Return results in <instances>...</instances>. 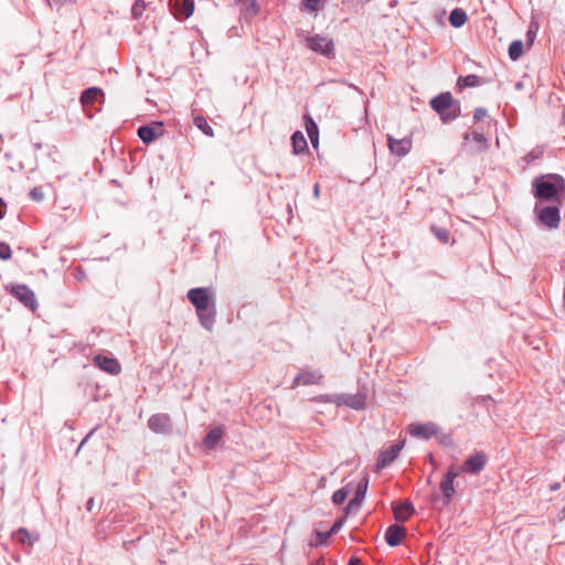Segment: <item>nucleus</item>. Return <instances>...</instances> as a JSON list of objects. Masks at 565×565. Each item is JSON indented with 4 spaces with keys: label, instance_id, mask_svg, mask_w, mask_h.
<instances>
[{
    "label": "nucleus",
    "instance_id": "obj_22",
    "mask_svg": "<svg viewBox=\"0 0 565 565\" xmlns=\"http://www.w3.org/2000/svg\"><path fill=\"white\" fill-rule=\"evenodd\" d=\"M102 96H103L102 89H99L97 87H92L82 93L81 102L84 106L93 105Z\"/></svg>",
    "mask_w": 565,
    "mask_h": 565
},
{
    "label": "nucleus",
    "instance_id": "obj_13",
    "mask_svg": "<svg viewBox=\"0 0 565 565\" xmlns=\"http://www.w3.org/2000/svg\"><path fill=\"white\" fill-rule=\"evenodd\" d=\"M11 294L17 297L24 306L30 307L32 309L35 308V296L34 292L24 285H18L12 287Z\"/></svg>",
    "mask_w": 565,
    "mask_h": 565
},
{
    "label": "nucleus",
    "instance_id": "obj_47",
    "mask_svg": "<svg viewBox=\"0 0 565 565\" xmlns=\"http://www.w3.org/2000/svg\"><path fill=\"white\" fill-rule=\"evenodd\" d=\"M319 193H320L319 184L316 183L315 186H313V194H315L316 198H319Z\"/></svg>",
    "mask_w": 565,
    "mask_h": 565
},
{
    "label": "nucleus",
    "instance_id": "obj_48",
    "mask_svg": "<svg viewBox=\"0 0 565 565\" xmlns=\"http://www.w3.org/2000/svg\"><path fill=\"white\" fill-rule=\"evenodd\" d=\"M4 202L0 199V220L3 217L2 209L4 207Z\"/></svg>",
    "mask_w": 565,
    "mask_h": 565
},
{
    "label": "nucleus",
    "instance_id": "obj_19",
    "mask_svg": "<svg viewBox=\"0 0 565 565\" xmlns=\"http://www.w3.org/2000/svg\"><path fill=\"white\" fill-rule=\"evenodd\" d=\"M406 535V529L398 524H393L385 532V541L390 546H397Z\"/></svg>",
    "mask_w": 565,
    "mask_h": 565
},
{
    "label": "nucleus",
    "instance_id": "obj_38",
    "mask_svg": "<svg viewBox=\"0 0 565 565\" xmlns=\"http://www.w3.org/2000/svg\"><path fill=\"white\" fill-rule=\"evenodd\" d=\"M0 258L8 260L11 258V248L7 243H0Z\"/></svg>",
    "mask_w": 565,
    "mask_h": 565
},
{
    "label": "nucleus",
    "instance_id": "obj_4",
    "mask_svg": "<svg viewBox=\"0 0 565 565\" xmlns=\"http://www.w3.org/2000/svg\"><path fill=\"white\" fill-rule=\"evenodd\" d=\"M307 46L313 52L321 54L326 57L334 56L333 41L327 36L315 34L306 39Z\"/></svg>",
    "mask_w": 565,
    "mask_h": 565
},
{
    "label": "nucleus",
    "instance_id": "obj_18",
    "mask_svg": "<svg viewBox=\"0 0 565 565\" xmlns=\"http://www.w3.org/2000/svg\"><path fill=\"white\" fill-rule=\"evenodd\" d=\"M178 19H188L194 11L193 0H170Z\"/></svg>",
    "mask_w": 565,
    "mask_h": 565
},
{
    "label": "nucleus",
    "instance_id": "obj_11",
    "mask_svg": "<svg viewBox=\"0 0 565 565\" xmlns=\"http://www.w3.org/2000/svg\"><path fill=\"white\" fill-rule=\"evenodd\" d=\"M486 463V455L477 452L476 455L470 456L468 459H466L461 467V470L467 473L477 475L484 468Z\"/></svg>",
    "mask_w": 565,
    "mask_h": 565
},
{
    "label": "nucleus",
    "instance_id": "obj_31",
    "mask_svg": "<svg viewBox=\"0 0 565 565\" xmlns=\"http://www.w3.org/2000/svg\"><path fill=\"white\" fill-rule=\"evenodd\" d=\"M194 125L206 136L213 137L214 131L213 128L207 124L206 119L203 116H196L194 118Z\"/></svg>",
    "mask_w": 565,
    "mask_h": 565
},
{
    "label": "nucleus",
    "instance_id": "obj_28",
    "mask_svg": "<svg viewBox=\"0 0 565 565\" xmlns=\"http://www.w3.org/2000/svg\"><path fill=\"white\" fill-rule=\"evenodd\" d=\"M13 539L26 545H32L36 541V537L32 536L29 531L23 527L13 533Z\"/></svg>",
    "mask_w": 565,
    "mask_h": 565
},
{
    "label": "nucleus",
    "instance_id": "obj_15",
    "mask_svg": "<svg viewBox=\"0 0 565 565\" xmlns=\"http://www.w3.org/2000/svg\"><path fill=\"white\" fill-rule=\"evenodd\" d=\"M323 375L319 371H310L306 370L302 371L300 374H298L294 383L291 385L292 388L299 386V385H311V384H319L322 380Z\"/></svg>",
    "mask_w": 565,
    "mask_h": 565
},
{
    "label": "nucleus",
    "instance_id": "obj_49",
    "mask_svg": "<svg viewBox=\"0 0 565 565\" xmlns=\"http://www.w3.org/2000/svg\"><path fill=\"white\" fill-rule=\"evenodd\" d=\"M93 505H94V499H89L87 501V510L90 511L93 509Z\"/></svg>",
    "mask_w": 565,
    "mask_h": 565
},
{
    "label": "nucleus",
    "instance_id": "obj_14",
    "mask_svg": "<svg viewBox=\"0 0 565 565\" xmlns=\"http://www.w3.org/2000/svg\"><path fill=\"white\" fill-rule=\"evenodd\" d=\"M94 364L100 370L111 374L117 375L120 372V364L116 359L108 358L105 355H96L94 358Z\"/></svg>",
    "mask_w": 565,
    "mask_h": 565
},
{
    "label": "nucleus",
    "instance_id": "obj_40",
    "mask_svg": "<svg viewBox=\"0 0 565 565\" xmlns=\"http://www.w3.org/2000/svg\"><path fill=\"white\" fill-rule=\"evenodd\" d=\"M30 195L34 201H41L44 196L42 190L39 188H33L30 191Z\"/></svg>",
    "mask_w": 565,
    "mask_h": 565
},
{
    "label": "nucleus",
    "instance_id": "obj_33",
    "mask_svg": "<svg viewBox=\"0 0 565 565\" xmlns=\"http://www.w3.org/2000/svg\"><path fill=\"white\" fill-rule=\"evenodd\" d=\"M478 82H479L478 76L468 75L465 77H459L458 85L460 87H473V86L478 85Z\"/></svg>",
    "mask_w": 565,
    "mask_h": 565
},
{
    "label": "nucleus",
    "instance_id": "obj_44",
    "mask_svg": "<svg viewBox=\"0 0 565 565\" xmlns=\"http://www.w3.org/2000/svg\"><path fill=\"white\" fill-rule=\"evenodd\" d=\"M526 35H527L530 42L532 43L533 42V38L535 36V31L532 30V25L530 26Z\"/></svg>",
    "mask_w": 565,
    "mask_h": 565
},
{
    "label": "nucleus",
    "instance_id": "obj_39",
    "mask_svg": "<svg viewBox=\"0 0 565 565\" xmlns=\"http://www.w3.org/2000/svg\"><path fill=\"white\" fill-rule=\"evenodd\" d=\"M458 476H459V470L456 466L452 465L448 468V471L444 477L455 480Z\"/></svg>",
    "mask_w": 565,
    "mask_h": 565
},
{
    "label": "nucleus",
    "instance_id": "obj_7",
    "mask_svg": "<svg viewBox=\"0 0 565 565\" xmlns=\"http://www.w3.org/2000/svg\"><path fill=\"white\" fill-rule=\"evenodd\" d=\"M148 427L157 434H168L172 429L171 418L168 414H154L148 420Z\"/></svg>",
    "mask_w": 565,
    "mask_h": 565
},
{
    "label": "nucleus",
    "instance_id": "obj_20",
    "mask_svg": "<svg viewBox=\"0 0 565 565\" xmlns=\"http://www.w3.org/2000/svg\"><path fill=\"white\" fill-rule=\"evenodd\" d=\"M454 481L452 479H448L446 477H443L441 481H440V484H439V488H440V491L444 495V502L446 504H448L452 497L455 495V486H454Z\"/></svg>",
    "mask_w": 565,
    "mask_h": 565
},
{
    "label": "nucleus",
    "instance_id": "obj_36",
    "mask_svg": "<svg viewBox=\"0 0 565 565\" xmlns=\"http://www.w3.org/2000/svg\"><path fill=\"white\" fill-rule=\"evenodd\" d=\"M348 497V493L344 489L337 490L332 495V501L334 504H342Z\"/></svg>",
    "mask_w": 565,
    "mask_h": 565
},
{
    "label": "nucleus",
    "instance_id": "obj_3",
    "mask_svg": "<svg viewBox=\"0 0 565 565\" xmlns=\"http://www.w3.org/2000/svg\"><path fill=\"white\" fill-rule=\"evenodd\" d=\"M188 298L195 307L196 312H203V310L211 309L212 306L214 307L213 292L209 288L190 289Z\"/></svg>",
    "mask_w": 565,
    "mask_h": 565
},
{
    "label": "nucleus",
    "instance_id": "obj_1",
    "mask_svg": "<svg viewBox=\"0 0 565 565\" xmlns=\"http://www.w3.org/2000/svg\"><path fill=\"white\" fill-rule=\"evenodd\" d=\"M534 195L542 200H551L557 193L565 192V180L558 174H547L533 181Z\"/></svg>",
    "mask_w": 565,
    "mask_h": 565
},
{
    "label": "nucleus",
    "instance_id": "obj_50",
    "mask_svg": "<svg viewBox=\"0 0 565 565\" xmlns=\"http://www.w3.org/2000/svg\"><path fill=\"white\" fill-rule=\"evenodd\" d=\"M350 86H351L352 88H354L356 92L362 93V92L359 89V87H356V86H354V85H350Z\"/></svg>",
    "mask_w": 565,
    "mask_h": 565
},
{
    "label": "nucleus",
    "instance_id": "obj_30",
    "mask_svg": "<svg viewBox=\"0 0 565 565\" xmlns=\"http://www.w3.org/2000/svg\"><path fill=\"white\" fill-rule=\"evenodd\" d=\"M523 54V42L520 40L513 41L509 46V56L512 61L519 60Z\"/></svg>",
    "mask_w": 565,
    "mask_h": 565
},
{
    "label": "nucleus",
    "instance_id": "obj_17",
    "mask_svg": "<svg viewBox=\"0 0 565 565\" xmlns=\"http://www.w3.org/2000/svg\"><path fill=\"white\" fill-rule=\"evenodd\" d=\"M367 486H369L367 478H364L363 480H361L359 482V484L356 487V490H355V497L350 500V502L348 503V507H347V511L349 513L355 512V511L359 510V508L361 507L362 501L365 498V494H366V491H367Z\"/></svg>",
    "mask_w": 565,
    "mask_h": 565
},
{
    "label": "nucleus",
    "instance_id": "obj_6",
    "mask_svg": "<svg viewBox=\"0 0 565 565\" xmlns=\"http://www.w3.org/2000/svg\"><path fill=\"white\" fill-rule=\"evenodd\" d=\"M463 147L469 152H482L489 148V141L482 132H466L463 136Z\"/></svg>",
    "mask_w": 565,
    "mask_h": 565
},
{
    "label": "nucleus",
    "instance_id": "obj_45",
    "mask_svg": "<svg viewBox=\"0 0 565 565\" xmlns=\"http://www.w3.org/2000/svg\"><path fill=\"white\" fill-rule=\"evenodd\" d=\"M348 565H361V562L359 558L356 557H352L350 561H349V564Z\"/></svg>",
    "mask_w": 565,
    "mask_h": 565
},
{
    "label": "nucleus",
    "instance_id": "obj_8",
    "mask_svg": "<svg viewBox=\"0 0 565 565\" xmlns=\"http://www.w3.org/2000/svg\"><path fill=\"white\" fill-rule=\"evenodd\" d=\"M439 431V428L434 423H425V424H411L408 426V433L413 437L429 439L435 436Z\"/></svg>",
    "mask_w": 565,
    "mask_h": 565
},
{
    "label": "nucleus",
    "instance_id": "obj_21",
    "mask_svg": "<svg viewBox=\"0 0 565 565\" xmlns=\"http://www.w3.org/2000/svg\"><path fill=\"white\" fill-rule=\"evenodd\" d=\"M394 516L397 521H406L413 513V507L408 502L399 503L393 508Z\"/></svg>",
    "mask_w": 565,
    "mask_h": 565
},
{
    "label": "nucleus",
    "instance_id": "obj_12",
    "mask_svg": "<svg viewBox=\"0 0 565 565\" xmlns=\"http://www.w3.org/2000/svg\"><path fill=\"white\" fill-rule=\"evenodd\" d=\"M163 131L161 122H152L151 125L141 126L138 128V137L145 142L150 143L157 137L161 136Z\"/></svg>",
    "mask_w": 565,
    "mask_h": 565
},
{
    "label": "nucleus",
    "instance_id": "obj_46",
    "mask_svg": "<svg viewBox=\"0 0 565 565\" xmlns=\"http://www.w3.org/2000/svg\"><path fill=\"white\" fill-rule=\"evenodd\" d=\"M559 488H561V483H559V482H555V483H552V484L550 486V490H551V491H556V490H558Z\"/></svg>",
    "mask_w": 565,
    "mask_h": 565
},
{
    "label": "nucleus",
    "instance_id": "obj_23",
    "mask_svg": "<svg viewBox=\"0 0 565 565\" xmlns=\"http://www.w3.org/2000/svg\"><path fill=\"white\" fill-rule=\"evenodd\" d=\"M223 436V430L221 427L212 428L204 438V446L209 449H212L216 446V444L221 440Z\"/></svg>",
    "mask_w": 565,
    "mask_h": 565
},
{
    "label": "nucleus",
    "instance_id": "obj_16",
    "mask_svg": "<svg viewBox=\"0 0 565 565\" xmlns=\"http://www.w3.org/2000/svg\"><path fill=\"white\" fill-rule=\"evenodd\" d=\"M402 447L403 444H395L383 450L377 459L376 468L380 470L393 462L397 458Z\"/></svg>",
    "mask_w": 565,
    "mask_h": 565
},
{
    "label": "nucleus",
    "instance_id": "obj_29",
    "mask_svg": "<svg viewBox=\"0 0 565 565\" xmlns=\"http://www.w3.org/2000/svg\"><path fill=\"white\" fill-rule=\"evenodd\" d=\"M245 17H253L258 12L257 0H238Z\"/></svg>",
    "mask_w": 565,
    "mask_h": 565
},
{
    "label": "nucleus",
    "instance_id": "obj_27",
    "mask_svg": "<svg viewBox=\"0 0 565 565\" xmlns=\"http://www.w3.org/2000/svg\"><path fill=\"white\" fill-rule=\"evenodd\" d=\"M198 316L201 321V324L206 330H209V331L212 330L213 324H214V316H215V310H214L213 306L211 307V309L203 310V312H198Z\"/></svg>",
    "mask_w": 565,
    "mask_h": 565
},
{
    "label": "nucleus",
    "instance_id": "obj_32",
    "mask_svg": "<svg viewBox=\"0 0 565 565\" xmlns=\"http://www.w3.org/2000/svg\"><path fill=\"white\" fill-rule=\"evenodd\" d=\"M327 0H302V6L308 12H317L323 8Z\"/></svg>",
    "mask_w": 565,
    "mask_h": 565
},
{
    "label": "nucleus",
    "instance_id": "obj_5",
    "mask_svg": "<svg viewBox=\"0 0 565 565\" xmlns=\"http://www.w3.org/2000/svg\"><path fill=\"white\" fill-rule=\"evenodd\" d=\"M324 402L334 403L337 405H347L353 409H362L365 406V397L361 394H337L328 395L321 398Z\"/></svg>",
    "mask_w": 565,
    "mask_h": 565
},
{
    "label": "nucleus",
    "instance_id": "obj_35",
    "mask_svg": "<svg viewBox=\"0 0 565 565\" xmlns=\"http://www.w3.org/2000/svg\"><path fill=\"white\" fill-rule=\"evenodd\" d=\"M330 535H331V532H329V531H327V532L316 531L317 540L315 542H312L311 545L317 546L320 544H324L328 541V539L330 537Z\"/></svg>",
    "mask_w": 565,
    "mask_h": 565
},
{
    "label": "nucleus",
    "instance_id": "obj_2",
    "mask_svg": "<svg viewBox=\"0 0 565 565\" xmlns=\"http://www.w3.org/2000/svg\"><path fill=\"white\" fill-rule=\"evenodd\" d=\"M430 106L440 116L443 122L456 119L460 113V106L450 93L439 94L430 100Z\"/></svg>",
    "mask_w": 565,
    "mask_h": 565
},
{
    "label": "nucleus",
    "instance_id": "obj_41",
    "mask_svg": "<svg viewBox=\"0 0 565 565\" xmlns=\"http://www.w3.org/2000/svg\"><path fill=\"white\" fill-rule=\"evenodd\" d=\"M487 116V110L484 108H477L473 113L475 120H482Z\"/></svg>",
    "mask_w": 565,
    "mask_h": 565
},
{
    "label": "nucleus",
    "instance_id": "obj_34",
    "mask_svg": "<svg viewBox=\"0 0 565 565\" xmlns=\"http://www.w3.org/2000/svg\"><path fill=\"white\" fill-rule=\"evenodd\" d=\"M146 4L143 0H136L132 8H131V14L135 19H138L142 15L145 11Z\"/></svg>",
    "mask_w": 565,
    "mask_h": 565
},
{
    "label": "nucleus",
    "instance_id": "obj_42",
    "mask_svg": "<svg viewBox=\"0 0 565 565\" xmlns=\"http://www.w3.org/2000/svg\"><path fill=\"white\" fill-rule=\"evenodd\" d=\"M489 401H492L490 395L487 396H479L477 397L476 402L481 404H487Z\"/></svg>",
    "mask_w": 565,
    "mask_h": 565
},
{
    "label": "nucleus",
    "instance_id": "obj_10",
    "mask_svg": "<svg viewBox=\"0 0 565 565\" xmlns=\"http://www.w3.org/2000/svg\"><path fill=\"white\" fill-rule=\"evenodd\" d=\"M387 145L391 153L398 157H404L412 149V139L407 137L395 139L391 135H387Z\"/></svg>",
    "mask_w": 565,
    "mask_h": 565
},
{
    "label": "nucleus",
    "instance_id": "obj_24",
    "mask_svg": "<svg viewBox=\"0 0 565 565\" xmlns=\"http://www.w3.org/2000/svg\"><path fill=\"white\" fill-rule=\"evenodd\" d=\"M306 130H307L308 137H309L312 146L316 148L318 146V141H319V130H318V126L316 125L313 119L310 117H306Z\"/></svg>",
    "mask_w": 565,
    "mask_h": 565
},
{
    "label": "nucleus",
    "instance_id": "obj_51",
    "mask_svg": "<svg viewBox=\"0 0 565 565\" xmlns=\"http://www.w3.org/2000/svg\"><path fill=\"white\" fill-rule=\"evenodd\" d=\"M563 512L565 513V504H564V508H563Z\"/></svg>",
    "mask_w": 565,
    "mask_h": 565
},
{
    "label": "nucleus",
    "instance_id": "obj_43",
    "mask_svg": "<svg viewBox=\"0 0 565 565\" xmlns=\"http://www.w3.org/2000/svg\"><path fill=\"white\" fill-rule=\"evenodd\" d=\"M342 526V522L341 521H338L335 522L332 527L329 530V532H331V534L338 532L340 530V527Z\"/></svg>",
    "mask_w": 565,
    "mask_h": 565
},
{
    "label": "nucleus",
    "instance_id": "obj_37",
    "mask_svg": "<svg viewBox=\"0 0 565 565\" xmlns=\"http://www.w3.org/2000/svg\"><path fill=\"white\" fill-rule=\"evenodd\" d=\"M433 231L436 235V237L443 242V243H448L449 241V232L447 230H441V228H435L433 227Z\"/></svg>",
    "mask_w": 565,
    "mask_h": 565
},
{
    "label": "nucleus",
    "instance_id": "obj_25",
    "mask_svg": "<svg viewBox=\"0 0 565 565\" xmlns=\"http://www.w3.org/2000/svg\"><path fill=\"white\" fill-rule=\"evenodd\" d=\"M291 142L294 152L297 154L303 152L308 147L307 140L301 131L294 132L291 136Z\"/></svg>",
    "mask_w": 565,
    "mask_h": 565
},
{
    "label": "nucleus",
    "instance_id": "obj_9",
    "mask_svg": "<svg viewBox=\"0 0 565 565\" xmlns=\"http://www.w3.org/2000/svg\"><path fill=\"white\" fill-rule=\"evenodd\" d=\"M540 222L548 228H557L561 222L559 210L555 206H546L539 211Z\"/></svg>",
    "mask_w": 565,
    "mask_h": 565
},
{
    "label": "nucleus",
    "instance_id": "obj_26",
    "mask_svg": "<svg viewBox=\"0 0 565 565\" xmlns=\"http://www.w3.org/2000/svg\"><path fill=\"white\" fill-rule=\"evenodd\" d=\"M467 21V13L460 9L456 8L450 12L449 22L454 28L462 26Z\"/></svg>",
    "mask_w": 565,
    "mask_h": 565
}]
</instances>
